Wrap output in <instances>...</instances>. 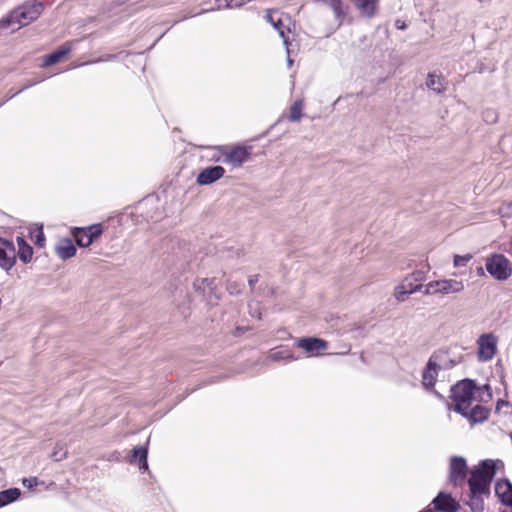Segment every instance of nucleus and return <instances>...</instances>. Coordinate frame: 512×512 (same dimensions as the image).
Returning a JSON list of instances; mask_svg holds the SVG:
<instances>
[{
	"label": "nucleus",
	"instance_id": "f257e3e1",
	"mask_svg": "<svg viewBox=\"0 0 512 512\" xmlns=\"http://www.w3.org/2000/svg\"><path fill=\"white\" fill-rule=\"evenodd\" d=\"M42 11L43 4L41 2L28 0L0 20V30L7 28H11L12 31L19 30L35 21Z\"/></svg>",
	"mask_w": 512,
	"mask_h": 512
},
{
	"label": "nucleus",
	"instance_id": "f03ea898",
	"mask_svg": "<svg viewBox=\"0 0 512 512\" xmlns=\"http://www.w3.org/2000/svg\"><path fill=\"white\" fill-rule=\"evenodd\" d=\"M477 393H486L487 398L492 397L489 385L477 387L472 380L466 379L457 383L452 389L454 410L463 416L468 415V409L474 404Z\"/></svg>",
	"mask_w": 512,
	"mask_h": 512
},
{
	"label": "nucleus",
	"instance_id": "7ed1b4c3",
	"mask_svg": "<svg viewBox=\"0 0 512 512\" xmlns=\"http://www.w3.org/2000/svg\"><path fill=\"white\" fill-rule=\"evenodd\" d=\"M499 466H503L500 460H484L475 469L468 480L471 493L483 495L488 492L489 485Z\"/></svg>",
	"mask_w": 512,
	"mask_h": 512
},
{
	"label": "nucleus",
	"instance_id": "20e7f679",
	"mask_svg": "<svg viewBox=\"0 0 512 512\" xmlns=\"http://www.w3.org/2000/svg\"><path fill=\"white\" fill-rule=\"evenodd\" d=\"M464 290V283L456 279H441L430 281L424 286L425 295H449L458 294Z\"/></svg>",
	"mask_w": 512,
	"mask_h": 512
},
{
	"label": "nucleus",
	"instance_id": "39448f33",
	"mask_svg": "<svg viewBox=\"0 0 512 512\" xmlns=\"http://www.w3.org/2000/svg\"><path fill=\"white\" fill-rule=\"evenodd\" d=\"M487 272L497 280L508 279L512 274L510 261L502 254H494L486 260Z\"/></svg>",
	"mask_w": 512,
	"mask_h": 512
},
{
	"label": "nucleus",
	"instance_id": "423d86ee",
	"mask_svg": "<svg viewBox=\"0 0 512 512\" xmlns=\"http://www.w3.org/2000/svg\"><path fill=\"white\" fill-rule=\"evenodd\" d=\"M477 359L488 362L494 358L498 351V337L493 333H484L477 339Z\"/></svg>",
	"mask_w": 512,
	"mask_h": 512
},
{
	"label": "nucleus",
	"instance_id": "0eeeda50",
	"mask_svg": "<svg viewBox=\"0 0 512 512\" xmlns=\"http://www.w3.org/2000/svg\"><path fill=\"white\" fill-rule=\"evenodd\" d=\"M219 151L221 152V155L217 157L215 161L230 164L234 168L240 167L251 155V148L242 146L234 147L232 149L221 147L219 148Z\"/></svg>",
	"mask_w": 512,
	"mask_h": 512
},
{
	"label": "nucleus",
	"instance_id": "6e6552de",
	"mask_svg": "<svg viewBox=\"0 0 512 512\" xmlns=\"http://www.w3.org/2000/svg\"><path fill=\"white\" fill-rule=\"evenodd\" d=\"M423 279V273L418 271L410 276L406 277L396 288H395V298L404 302L407 300L408 296L416 291H420L422 289V285L419 283Z\"/></svg>",
	"mask_w": 512,
	"mask_h": 512
},
{
	"label": "nucleus",
	"instance_id": "1a4fd4ad",
	"mask_svg": "<svg viewBox=\"0 0 512 512\" xmlns=\"http://www.w3.org/2000/svg\"><path fill=\"white\" fill-rule=\"evenodd\" d=\"M16 263V250L12 242L0 238V267L9 271Z\"/></svg>",
	"mask_w": 512,
	"mask_h": 512
},
{
	"label": "nucleus",
	"instance_id": "9d476101",
	"mask_svg": "<svg viewBox=\"0 0 512 512\" xmlns=\"http://www.w3.org/2000/svg\"><path fill=\"white\" fill-rule=\"evenodd\" d=\"M467 475L466 460L463 457L454 456L450 461V481L454 485H462Z\"/></svg>",
	"mask_w": 512,
	"mask_h": 512
},
{
	"label": "nucleus",
	"instance_id": "9b49d317",
	"mask_svg": "<svg viewBox=\"0 0 512 512\" xmlns=\"http://www.w3.org/2000/svg\"><path fill=\"white\" fill-rule=\"evenodd\" d=\"M296 345L310 356L318 355L320 351L326 350L328 346L326 341L315 337L300 338L296 341Z\"/></svg>",
	"mask_w": 512,
	"mask_h": 512
},
{
	"label": "nucleus",
	"instance_id": "f8f14e48",
	"mask_svg": "<svg viewBox=\"0 0 512 512\" xmlns=\"http://www.w3.org/2000/svg\"><path fill=\"white\" fill-rule=\"evenodd\" d=\"M441 367L438 365L434 357H430L423 372H422V385L425 389H431L436 382L438 372Z\"/></svg>",
	"mask_w": 512,
	"mask_h": 512
},
{
	"label": "nucleus",
	"instance_id": "ddd939ff",
	"mask_svg": "<svg viewBox=\"0 0 512 512\" xmlns=\"http://www.w3.org/2000/svg\"><path fill=\"white\" fill-rule=\"evenodd\" d=\"M225 169L222 166H212L203 169L197 176V184L210 185L224 176Z\"/></svg>",
	"mask_w": 512,
	"mask_h": 512
},
{
	"label": "nucleus",
	"instance_id": "4468645a",
	"mask_svg": "<svg viewBox=\"0 0 512 512\" xmlns=\"http://www.w3.org/2000/svg\"><path fill=\"white\" fill-rule=\"evenodd\" d=\"M495 493L503 504L512 507V484L509 481L497 482Z\"/></svg>",
	"mask_w": 512,
	"mask_h": 512
},
{
	"label": "nucleus",
	"instance_id": "2eb2a0df",
	"mask_svg": "<svg viewBox=\"0 0 512 512\" xmlns=\"http://www.w3.org/2000/svg\"><path fill=\"white\" fill-rule=\"evenodd\" d=\"M55 252L59 258L66 260L76 254V247L70 239H63L55 246Z\"/></svg>",
	"mask_w": 512,
	"mask_h": 512
},
{
	"label": "nucleus",
	"instance_id": "dca6fc26",
	"mask_svg": "<svg viewBox=\"0 0 512 512\" xmlns=\"http://www.w3.org/2000/svg\"><path fill=\"white\" fill-rule=\"evenodd\" d=\"M71 52V46L69 44L62 45L59 49L53 53L47 55L42 63V67H48L59 62L62 58Z\"/></svg>",
	"mask_w": 512,
	"mask_h": 512
},
{
	"label": "nucleus",
	"instance_id": "f3484780",
	"mask_svg": "<svg viewBox=\"0 0 512 512\" xmlns=\"http://www.w3.org/2000/svg\"><path fill=\"white\" fill-rule=\"evenodd\" d=\"M426 85L432 91L440 94L446 90V81L442 75L429 73L427 76Z\"/></svg>",
	"mask_w": 512,
	"mask_h": 512
},
{
	"label": "nucleus",
	"instance_id": "a211bd4d",
	"mask_svg": "<svg viewBox=\"0 0 512 512\" xmlns=\"http://www.w3.org/2000/svg\"><path fill=\"white\" fill-rule=\"evenodd\" d=\"M147 454L148 451L143 446H137L132 450V457L130 459L131 463H138L140 470H147Z\"/></svg>",
	"mask_w": 512,
	"mask_h": 512
},
{
	"label": "nucleus",
	"instance_id": "6ab92c4d",
	"mask_svg": "<svg viewBox=\"0 0 512 512\" xmlns=\"http://www.w3.org/2000/svg\"><path fill=\"white\" fill-rule=\"evenodd\" d=\"M489 410L479 404L472 405L470 409H468V415L470 421L473 423H480L485 421L488 418Z\"/></svg>",
	"mask_w": 512,
	"mask_h": 512
},
{
	"label": "nucleus",
	"instance_id": "aec40b11",
	"mask_svg": "<svg viewBox=\"0 0 512 512\" xmlns=\"http://www.w3.org/2000/svg\"><path fill=\"white\" fill-rule=\"evenodd\" d=\"M16 241L18 245V252L16 253V256L18 255L19 259L23 263H29L33 256V248L21 237H17Z\"/></svg>",
	"mask_w": 512,
	"mask_h": 512
},
{
	"label": "nucleus",
	"instance_id": "412c9836",
	"mask_svg": "<svg viewBox=\"0 0 512 512\" xmlns=\"http://www.w3.org/2000/svg\"><path fill=\"white\" fill-rule=\"evenodd\" d=\"M333 10L336 19L341 23L347 14L348 7L343 0H322Z\"/></svg>",
	"mask_w": 512,
	"mask_h": 512
},
{
	"label": "nucleus",
	"instance_id": "4be33fe9",
	"mask_svg": "<svg viewBox=\"0 0 512 512\" xmlns=\"http://www.w3.org/2000/svg\"><path fill=\"white\" fill-rule=\"evenodd\" d=\"M378 0H355L357 9L361 14L372 17L375 14Z\"/></svg>",
	"mask_w": 512,
	"mask_h": 512
},
{
	"label": "nucleus",
	"instance_id": "5701e85b",
	"mask_svg": "<svg viewBox=\"0 0 512 512\" xmlns=\"http://www.w3.org/2000/svg\"><path fill=\"white\" fill-rule=\"evenodd\" d=\"M286 21H290L288 16H281L280 18L276 19V24H274V29L277 30L279 33V36L283 39V43L285 46L289 45V40L287 37V34L290 33V29L287 24H285Z\"/></svg>",
	"mask_w": 512,
	"mask_h": 512
},
{
	"label": "nucleus",
	"instance_id": "b1692460",
	"mask_svg": "<svg viewBox=\"0 0 512 512\" xmlns=\"http://www.w3.org/2000/svg\"><path fill=\"white\" fill-rule=\"evenodd\" d=\"M21 495L18 488H9L0 492V507L6 506L16 501Z\"/></svg>",
	"mask_w": 512,
	"mask_h": 512
},
{
	"label": "nucleus",
	"instance_id": "393cba45",
	"mask_svg": "<svg viewBox=\"0 0 512 512\" xmlns=\"http://www.w3.org/2000/svg\"><path fill=\"white\" fill-rule=\"evenodd\" d=\"M194 288L200 291L203 295L212 293L214 289V279L202 278L196 279L193 283Z\"/></svg>",
	"mask_w": 512,
	"mask_h": 512
},
{
	"label": "nucleus",
	"instance_id": "a878e982",
	"mask_svg": "<svg viewBox=\"0 0 512 512\" xmlns=\"http://www.w3.org/2000/svg\"><path fill=\"white\" fill-rule=\"evenodd\" d=\"M73 235L80 247H88L93 243L92 238L89 233L86 232L85 228H76Z\"/></svg>",
	"mask_w": 512,
	"mask_h": 512
},
{
	"label": "nucleus",
	"instance_id": "bb28decb",
	"mask_svg": "<svg viewBox=\"0 0 512 512\" xmlns=\"http://www.w3.org/2000/svg\"><path fill=\"white\" fill-rule=\"evenodd\" d=\"M303 108H304L303 100L295 101L293 103V105L290 107L289 120L292 122L300 121V119L302 117Z\"/></svg>",
	"mask_w": 512,
	"mask_h": 512
},
{
	"label": "nucleus",
	"instance_id": "cd10ccee",
	"mask_svg": "<svg viewBox=\"0 0 512 512\" xmlns=\"http://www.w3.org/2000/svg\"><path fill=\"white\" fill-rule=\"evenodd\" d=\"M473 512H480L483 509V500L478 493H471L467 502Z\"/></svg>",
	"mask_w": 512,
	"mask_h": 512
},
{
	"label": "nucleus",
	"instance_id": "c85d7f7f",
	"mask_svg": "<svg viewBox=\"0 0 512 512\" xmlns=\"http://www.w3.org/2000/svg\"><path fill=\"white\" fill-rule=\"evenodd\" d=\"M229 5L230 4H229L228 0H216L215 1V7L210 8V9H203L199 13L192 14L189 17H194L196 15L207 13V12H210V11H218V10H222V9H230Z\"/></svg>",
	"mask_w": 512,
	"mask_h": 512
},
{
	"label": "nucleus",
	"instance_id": "c756f323",
	"mask_svg": "<svg viewBox=\"0 0 512 512\" xmlns=\"http://www.w3.org/2000/svg\"><path fill=\"white\" fill-rule=\"evenodd\" d=\"M54 460L56 461H61L63 459L66 458L67 456V449L66 447L61 444V443H57L53 449V452H52V455H51Z\"/></svg>",
	"mask_w": 512,
	"mask_h": 512
},
{
	"label": "nucleus",
	"instance_id": "7c9ffc66",
	"mask_svg": "<svg viewBox=\"0 0 512 512\" xmlns=\"http://www.w3.org/2000/svg\"><path fill=\"white\" fill-rule=\"evenodd\" d=\"M86 232L89 233L92 241L94 242L103 232V228L101 224H94L85 228Z\"/></svg>",
	"mask_w": 512,
	"mask_h": 512
},
{
	"label": "nucleus",
	"instance_id": "2f4dec72",
	"mask_svg": "<svg viewBox=\"0 0 512 512\" xmlns=\"http://www.w3.org/2000/svg\"><path fill=\"white\" fill-rule=\"evenodd\" d=\"M472 256L470 254L465 255H455L453 264L455 267H464L470 260Z\"/></svg>",
	"mask_w": 512,
	"mask_h": 512
},
{
	"label": "nucleus",
	"instance_id": "473e14b6",
	"mask_svg": "<svg viewBox=\"0 0 512 512\" xmlns=\"http://www.w3.org/2000/svg\"><path fill=\"white\" fill-rule=\"evenodd\" d=\"M498 213L502 217H511L512 216V201L502 203L498 209Z\"/></svg>",
	"mask_w": 512,
	"mask_h": 512
},
{
	"label": "nucleus",
	"instance_id": "72a5a7b5",
	"mask_svg": "<svg viewBox=\"0 0 512 512\" xmlns=\"http://www.w3.org/2000/svg\"><path fill=\"white\" fill-rule=\"evenodd\" d=\"M283 16L279 11L277 10H268L265 19L272 25L276 24V19Z\"/></svg>",
	"mask_w": 512,
	"mask_h": 512
},
{
	"label": "nucleus",
	"instance_id": "f704fd0d",
	"mask_svg": "<svg viewBox=\"0 0 512 512\" xmlns=\"http://www.w3.org/2000/svg\"><path fill=\"white\" fill-rule=\"evenodd\" d=\"M22 484L24 487L31 489L38 485V479L36 477L24 478Z\"/></svg>",
	"mask_w": 512,
	"mask_h": 512
},
{
	"label": "nucleus",
	"instance_id": "c9c22d12",
	"mask_svg": "<svg viewBox=\"0 0 512 512\" xmlns=\"http://www.w3.org/2000/svg\"><path fill=\"white\" fill-rule=\"evenodd\" d=\"M250 0H228L229 2V8L230 9H233V8H239V7H242L243 5H245L246 3H248Z\"/></svg>",
	"mask_w": 512,
	"mask_h": 512
},
{
	"label": "nucleus",
	"instance_id": "e433bc0d",
	"mask_svg": "<svg viewBox=\"0 0 512 512\" xmlns=\"http://www.w3.org/2000/svg\"><path fill=\"white\" fill-rule=\"evenodd\" d=\"M271 358L274 359V360H278V359H292V356L291 355H282V352H274L271 354Z\"/></svg>",
	"mask_w": 512,
	"mask_h": 512
},
{
	"label": "nucleus",
	"instance_id": "4c0bfd02",
	"mask_svg": "<svg viewBox=\"0 0 512 512\" xmlns=\"http://www.w3.org/2000/svg\"><path fill=\"white\" fill-rule=\"evenodd\" d=\"M490 398L486 397V393H477L476 394V400L474 402H486Z\"/></svg>",
	"mask_w": 512,
	"mask_h": 512
},
{
	"label": "nucleus",
	"instance_id": "58836bf2",
	"mask_svg": "<svg viewBox=\"0 0 512 512\" xmlns=\"http://www.w3.org/2000/svg\"><path fill=\"white\" fill-rule=\"evenodd\" d=\"M484 117H485L486 121H491V122L495 121V119H496V115L493 111L486 112Z\"/></svg>",
	"mask_w": 512,
	"mask_h": 512
},
{
	"label": "nucleus",
	"instance_id": "ea45409f",
	"mask_svg": "<svg viewBox=\"0 0 512 512\" xmlns=\"http://www.w3.org/2000/svg\"><path fill=\"white\" fill-rule=\"evenodd\" d=\"M258 282V275H252L249 280H248V283L250 285L251 288L254 287V285Z\"/></svg>",
	"mask_w": 512,
	"mask_h": 512
},
{
	"label": "nucleus",
	"instance_id": "a19ab883",
	"mask_svg": "<svg viewBox=\"0 0 512 512\" xmlns=\"http://www.w3.org/2000/svg\"><path fill=\"white\" fill-rule=\"evenodd\" d=\"M43 242H44L43 233L40 231L39 235L37 236L36 243L38 245L42 246Z\"/></svg>",
	"mask_w": 512,
	"mask_h": 512
},
{
	"label": "nucleus",
	"instance_id": "79ce46f5",
	"mask_svg": "<svg viewBox=\"0 0 512 512\" xmlns=\"http://www.w3.org/2000/svg\"><path fill=\"white\" fill-rule=\"evenodd\" d=\"M286 50H287V54H288V57H287V63H288V66L291 67L292 64H293V60L290 58L289 54H290V50H289V45L286 46Z\"/></svg>",
	"mask_w": 512,
	"mask_h": 512
},
{
	"label": "nucleus",
	"instance_id": "37998d69",
	"mask_svg": "<svg viewBox=\"0 0 512 512\" xmlns=\"http://www.w3.org/2000/svg\"><path fill=\"white\" fill-rule=\"evenodd\" d=\"M396 27H397L398 29H405L406 25H405V23H404V22H403V23H400V21H396Z\"/></svg>",
	"mask_w": 512,
	"mask_h": 512
},
{
	"label": "nucleus",
	"instance_id": "c03bdc74",
	"mask_svg": "<svg viewBox=\"0 0 512 512\" xmlns=\"http://www.w3.org/2000/svg\"><path fill=\"white\" fill-rule=\"evenodd\" d=\"M228 290H229V292H230L231 294H234V293H237V292H238V291H236L235 289H233V287H232V285H231V284L228 286Z\"/></svg>",
	"mask_w": 512,
	"mask_h": 512
},
{
	"label": "nucleus",
	"instance_id": "a18cd8bd",
	"mask_svg": "<svg viewBox=\"0 0 512 512\" xmlns=\"http://www.w3.org/2000/svg\"><path fill=\"white\" fill-rule=\"evenodd\" d=\"M503 405H507V403H506L505 401H502V400L498 401V403H497V409H499V408H500V406H503Z\"/></svg>",
	"mask_w": 512,
	"mask_h": 512
}]
</instances>
